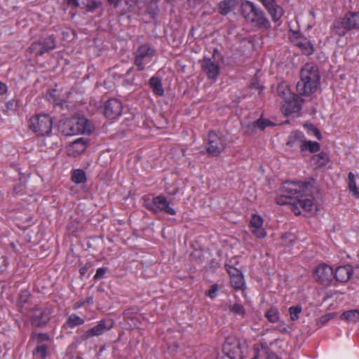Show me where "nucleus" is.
Returning <instances> with one entry per match:
<instances>
[{
	"label": "nucleus",
	"instance_id": "1",
	"mask_svg": "<svg viewBox=\"0 0 359 359\" xmlns=\"http://www.w3.org/2000/svg\"><path fill=\"white\" fill-rule=\"evenodd\" d=\"M320 75L318 67L312 62L306 63L301 69L300 80L297 90L301 95H311L316 93L320 85Z\"/></svg>",
	"mask_w": 359,
	"mask_h": 359
},
{
	"label": "nucleus",
	"instance_id": "2",
	"mask_svg": "<svg viewBox=\"0 0 359 359\" xmlns=\"http://www.w3.org/2000/svg\"><path fill=\"white\" fill-rule=\"evenodd\" d=\"M57 130L65 136L90 134L93 125L83 116H73L61 119L57 123Z\"/></svg>",
	"mask_w": 359,
	"mask_h": 359
},
{
	"label": "nucleus",
	"instance_id": "3",
	"mask_svg": "<svg viewBox=\"0 0 359 359\" xmlns=\"http://www.w3.org/2000/svg\"><path fill=\"white\" fill-rule=\"evenodd\" d=\"M241 8L242 15L252 27L264 30L270 28V22L264 12L254 3L244 1L241 4Z\"/></svg>",
	"mask_w": 359,
	"mask_h": 359
},
{
	"label": "nucleus",
	"instance_id": "4",
	"mask_svg": "<svg viewBox=\"0 0 359 359\" xmlns=\"http://www.w3.org/2000/svg\"><path fill=\"white\" fill-rule=\"evenodd\" d=\"M29 128L36 135L44 137H53L52 144H57V137L52 135L53 118L48 114H39L29 120Z\"/></svg>",
	"mask_w": 359,
	"mask_h": 359
},
{
	"label": "nucleus",
	"instance_id": "5",
	"mask_svg": "<svg viewBox=\"0 0 359 359\" xmlns=\"http://www.w3.org/2000/svg\"><path fill=\"white\" fill-rule=\"evenodd\" d=\"M173 203L169 201L165 195L160 194L152 198L151 201L145 203V208L154 214L165 213L170 215H176L177 211L172 207Z\"/></svg>",
	"mask_w": 359,
	"mask_h": 359
},
{
	"label": "nucleus",
	"instance_id": "6",
	"mask_svg": "<svg viewBox=\"0 0 359 359\" xmlns=\"http://www.w3.org/2000/svg\"><path fill=\"white\" fill-rule=\"evenodd\" d=\"M156 53V50L149 44L144 43L138 47L134 53V64L138 71L144 69V65L149 63Z\"/></svg>",
	"mask_w": 359,
	"mask_h": 359
},
{
	"label": "nucleus",
	"instance_id": "7",
	"mask_svg": "<svg viewBox=\"0 0 359 359\" xmlns=\"http://www.w3.org/2000/svg\"><path fill=\"white\" fill-rule=\"evenodd\" d=\"M243 344L235 337H227L222 346L224 353L229 359H243Z\"/></svg>",
	"mask_w": 359,
	"mask_h": 359
},
{
	"label": "nucleus",
	"instance_id": "8",
	"mask_svg": "<svg viewBox=\"0 0 359 359\" xmlns=\"http://www.w3.org/2000/svg\"><path fill=\"white\" fill-rule=\"evenodd\" d=\"M315 180L311 179L305 182H285L282 187V191L287 194L290 197H296L302 193H305L309 190V187H312Z\"/></svg>",
	"mask_w": 359,
	"mask_h": 359
},
{
	"label": "nucleus",
	"instance_id": "9",
	"mask_svg": "<svg viewBox=\"0 0 359 359\" xmlns=\"http://www.w3.org/2000/svg\"><path fill=\"white\" fill-rule=\"evenodd\" d=\"M114 325L113 320L104 318L100 320L97 324L93 327L85 331L81 336V341H85L93 337H99L105 332L110 330Z\"/></svg>",
	"mask_w": 359,
	"mask_h": 359
},
{
	"label": "nucleus",
	"instance_id": "10",
	"mask_svg": "<svg viewBox=\"0 0 359 359\" xmlns=\"http://www.w3.org/2000/svg\"><path fill=\"white\" fill-rule=\"evenodd\" d=\"M56 47V41L53 35L41 37L37 41L33 42L29 50L36 55L41 56L46 53L55 49Z\"/></svg>",
	"mask_w": 359,
	"mask_h": 359
},
{
	"label": "nucleus",
	"instance_id": "11",
	"mask_svg": "<svg viewBox=\"0 0 359 359\" xmlns=\"http://www.w3.org/2000/svg\"><path fill=\"white\" fill-rule=\"evenodd\" d=\"M225 148V140L216 133L210 131L208 135L206 151L212 156H217Z\"/></svg>",
	"mask_w": 359,
	"mask_h": 359
},
{
	"label": "nucleus",
	"instance_id": "12",
	"mask_svg": "<svg viewBox=\"0 0 359 359\" xmlns=\"http://www.w3.org/2000/svg\"><path fill=\"white\" fill-rule=\"evenodd\" d=\"M314 276L320 284L328 286L334 280V269L326 264H320L315 269Z\"/></svg>",
	"mask_w": 359,
	"mask_h": 359
},
{
	"label": "nucleus",
	"instance_id": "13",
	"mask_svg": "<svg viewBox=\"0 0 359 359\" xmlns=\"http://www.w3.org/2000/svg\"><path fill=\"white\" fill-rule=\"evenodd\" d=\"M291 42L298 47L306 55H311L314 52V47L311 41L299 32H293L290 36Z\"/></svg>",
	"mask_w": 359,
	"mask_h": 359
},
{
	"label": "nucleus",
	"instance_id": "14",
	"mask_svg": "<svg viewBox=\"0 0 359 359\" xmlns=\"http://www.w3.org/2000/svg\"><path fill=\"white\" fill-rule=\"evenodd\" d=\"M201 67L210 79L216 80L220 73V67L215 56L211 58L205 57L201 61Z\"/></svg>",
	"mask_w": 359,
	"mask_h": 359
},
{
	"label": "nucleus",
	"instance_id": "15",
	"mask_svg": "<svg viewBox=\"0 0 359 359\" xmlns=\"http://www.w3.org/2000/svg\"><path fill=\"white\" fill-rule=\"evenodd\" d=\"M123 106L118 99L107 100L103 106V112L108 119L114 120L119 117L122 113Z\"/></svg>",
	"mask_w": 359,
	"mask_h": 359
},
{
	"label": "nucleus",
	"instance_id": "16",
	"mask_svg": "<svg viewBox=\"0 0 359 359\" xmlns=\"http://www.w3.org/2000/svg\"><path fill=\"white\" fill-rule=\"evenodd\" d=\"M304 100L298 95L294 94L285 101L283 110L286 116L299 113L302 108Z\"/></svg>",
	"mask_w": 359,
	"mask_h": 359
},
{
	"label": "nucleus",
	"instance_id": "17",
	"mask_svg": "<svg viewBox=\"0 0 359 359\" xmlns=\"http://www.w3.org/2000/svg\"><path fill=\"white\" fill-rule=\"evenodd\" d=\"M268 11L273 22H278L283 14V10L276 0H259Z\"/></svg>",
	"mask_w": 359,
	"mask_h": 359
},
{
	"label": "nucleus",
	"instance_id": "18",
	"mask_svg": "<svg viewBox=\"0 0 359 359\" xmlns=\"http://www.w3.org/2000/svg\"><path fill=\"white\" fill-rule=\"evenodd\" d=\"M286 145L290 147L293 151L298 149L302 151V147L305 146V136L301 131H293L288 137Z\"/></svg>",
	"mask_w": 359,
	"mask_h": 359
},
{
	"label": "nucleus",
	"instance_id": "19",
	"mask_svg": "<svg viewBox=\"0 0 359 359\" xmlns=\"http://www.w3.org/2000/svg\"><path fill=\"white\" fill-rule=\"evenodd\" d=\"M353 273L352 266L349 264L340 266L334 270V279L338 282L346 283L351 278Z\"/></svg>",
	"mask_w": 359,
	"mask_h": 359
},
{
	"label": "nucleus",
	"instance_id": "20",
	"mask_svg": "<svg viewBox=\"0 0 359 359\" xmlns=\"http://www.w3.org/2000/svg\"><path fill=\"white\" fill-rule=\"evenodd\" d=\"M331 29L333 33L339 36H344L351 31L344 17L334 20L331 26Z\"/></svg>",
	"mask_w": 359,
	"mask_h": 359
},
{
	"label": "nucleus",
	"instance_id": "21",
	"mask_svg": "<svg viewBox=\"0 0 359 359\" xmlns=\"http://www.w3.org/2000/svg\"><path fill=\"white\" fill-rule=\"evenodd\" d=\"M50 320V312L48 309H36L33 316V324L36 327H43Z\"/></svg>",
	"mask_w": 359,
	"mask_h": 359
},
{
	"label": "nucleus",
	"instance_id": "22",
	"mask_svg": "<svg viewBox=\"0 0 359 359\" xmlns=\"http://www.w3.org/2000/svg\"><path fill=\"white\" fill-rule=\"evenodd\" d=\"M299 205L306 211H311L313 205V196L311 194H301L297 196Z\"/></svg>",
	"mask_w": 359,
	"mask_h": 359
},
{
	"label": "nucleus",
	"instance_id": "23",
	"mask_svg": "<svg viewBox=\"0 0 359 359\" xmlns=\"http://www.w3.org/2000/svg\"><path fill=\"white\" fill-rule=\"evenodd\" d=\"M350 30H359V12L348 11L344 16Z\"/></svg>",
	"mask_w": 359,
	"mask_h": 359
},
{
	"label": "nucleus",
	"instance_id": "24",
	"mask_svg": "<svg viewBox=\"0 0 359 359\" xmlns=\"http://www.w3.org/2000/svg\"><path fill=\"white\" fill-rule=\"evenodd\" d=\"M149 84L154 95L157 96H163L164 95V89L160 78L152 76L149 79Z\"/></svg>",
	"mask_w": 359,
	"mask_h": 359
},
{
	"label": "nucleus",
	"instance_id": "25",
	"mask_svg": "<svg viewBox=\"0 0 359 359\" xmlns=\"http://www.w3.org/2000/svg\"><path fill=\"white\" fill-rule=\"evenodd\" d=\"M125 8L123 13H130L133 15H139L140 13V6L138 0H124Z\"/></svg>",
	"mask_w": 359,
	"mask_h": 359
},
{
	"label": "nucleus",
	"instance_id": "26",
	"mask_svg": "<svg viewBox=\"0 0 359 359\" xmlns=\"http://www.w3.org/2000/svg\"><path fill=\"white\" fill-rule=\"evenodd\" d=\"M236 272V276H233L231 279V284L236 290H244L245 281L241 272L238 269H233Z\"/></svg>",
	"mask_w": 359,
	"mask_h": 359
},
{
	"label": "nucleus",
	"instance_id": "27",
	"mask_svg": "<svg viewBox=\"0 0 359 359\" xmlns=\"http://www.w3.org/2000/svg\"><path fill=\"white\" fill-rule=\"evenodd\" d=\"M311 162L316 165V168H322L327 164L329 157L325 152H320L318 154L312 156Z\"/></svg>",
	"mask_w": 359,
	"mask_h": 359
},
{
	"label": "nucleus",
	"instance_id": "28",
	"mask_svg": "<svg viewBox=\"0 0 359 359\" xmlns=\"http://www.w3.org/2000/svg\"><path fill=\"white\" fill-rule=\"evenodd\" d=\"M235 6L233 0H224L218 4V11L222 15H226L231 12Z\"/></svg>",
	"mask_w": 359,
	"mask_h": 359
},
{
	"label": "nucleus",
	"instance_id": "29",
	"mask_svg": "<svg viewBox=\"0 0 359 359\" xmlns=\"http://www.w3.org/2000/svg\"><path fill=\"white\" fill-rule=\"evenodd\" d=\"M276 90L278 95L282 97L284 101L294 95V93L291 92L289 86L285 82L279 83Z\"/></svg>",
	"mask_w": 359,
	"mask_h": 359
},
{
	"label": "nucleus",
	"instance_id": "30",
	"mask_svg": "<svg viewBox=\"0 0 359 359\" xmlns=\"http://www.w3.org/2000/svg\"><path fill=\"white\" fill-rule=\"evenodd\" d=\"M48 354L47 345L36 346L32 351V359H46Z\"/></svg>",
	"mask_w": 359,
	"mask_h": 359
},
{
	"label": "nucleus",
	"instance_id": "31",
	"mask_svg": "<svg viewBox=\"0 0 359 359\" xmlns=\"http://www.w3.org/2000/svg\"><path fill=\"white\" fill-rule=\"evenodd\" d=\"M340 318L351 323H356L359 320V310H350L344 311L341 316Z\"/></svg>",
	"mask_w": 359,
	"mask_h": 359
},
{
	"label": "nucleus",
	"instance_id": "32",
	"mask_svg": "<svg viewBox=\"0 0 359 359\" xmlns=\"http://www.w3.org/2000/svg\"><path fill=\"white\" fill-rule=\"evenodd\" d=\"M71 178L76 184L84 183L86 181V172L81 169L74 170Z\"/></svg>",
	"mask_w": 359,
	"mask_h": 359
},
{
	"label": "nucleus",
	"instance_id": "33",
	"mask_svg": "<svg viewBox=\"0 0 359 359\" xmlns=\"http://www.w3.org/2000/svg\"><path fill=\"white\" fill-rule=\"evenodd\" d=\"M265 318L272 323H277L280 318V313L277 308L271 307L264 314Z\"/></svg>",
	"mask_w": 359,
	"mask_h": 359
},
{
	"label": "nucleus",
	"instance_id": "34",
	"mask_svg": "<svg viewBox=\"0 0 359 359\" xmlns=\"http://www.w3.org/2000/svg\"><path fill=\"white\" fill-rule=\"evenodd\" d=\"M84 322V320L81 317L76 314H72L68 317L66 325L70 328H74L76 326L83 325Z\"/></svg>",
	"mask_w": 359,
	"mask_h": 359
},
{
	"label": "nucleus",
	"instance_id": "35",
	"mask_svg": "<svg viewBox=\"0 0 359 359\" xmlns=\"http://www.w3.org/2000/svg\"><path fill=\"white\" fill-rule=\"evenodd\" d=\"M320 149V145L317 142H312L305 139V146L302 147V151H309L311 153H316Z\"/></svg>",
	"mask_w": 359,
	"mask_h": 359
},
{
	"label": "nucleus",
	"instance_id": "36",
	"mask_svg": "<svg viewBox=\"0 0 359 359\" xmlns=\"http://www.w3.org/2000/svg\"><path fill=\"white\" fill-rule=\"evenodd\" d=\"M348 189L350 191L353 192V194L357 197H359V191L356 186L355 175L353 172H350L348 175Z\"/></svg>",
	"mask_w": 359,
	"mask_h": 359
},
{
	"label": "nucleus",
	"instance_id": "37",
	"mask_svg": "<svg viewBox=\"0 0 359 359\" xmlns=\"http://www.w3.org/2000/svg\"><path fill=\"white\" fill-rule=\"evenodd\" d=\"M32 337H35L37 341V345H46L44 342L51 343L52 340L50 336L46 333H35L32 334Z\"/></svg>",
	"mask_w": 359,
	"mask_h": 359
},
{
	"label": "nucleus",
	"instance_id": "38",
	"mask_svg": "<svg viewBox=\"0 0 359 359\" xmlns=\"http://www.w3.org/2000/svg\"><path fill=\"white\" fill-rule=\"evenodd\" d=\"M271 122L268 119L264 118H259L257 121L252 122L250 126H252V128H259L262 130H264L268 126H269Z\"/></svg>",
	"mask_w": 359,
	"mask_h": 359
},
{
	"label": "nucleus",
	"instance_id": "39",
	"mask_svg": "<svg viewBox=\"0 0 359 359\" xmlns=\"http://www.w3.org/2000/svg\"><path fill=\"white\" fill-rule=\"evenodd\" d=\"M289 313L290 316V319L292 321L297 320L299 318V314L301 313L302 309L300 305L293 306L289 308Z\"/></svg>",
	"mask_w": 359,
	"mask_h": 359
},
{
	"label": "nucleus",
	"instance_id": "40",
	"mask_svg": "<svg viewBox=\"0 0 359 359\" xmlns=\"http://www.w3.org/2000/svg\"><path fill=\"white\" fill-rule=\"evenodd\" d=\"M83 8H86L88 11L93 12L98 8L99 2L95 0H82Z\"/></svg>",
	"mask_w": 359,
	"mask_h": 359
},
{
	"label": "nucleus",
	"instance_id": "41",
	"mask_svg": "<svg viewBox=\"0 0 359 359\" xmlns=\"http://www.w3.org/2000/svg\"><path fill=\"white\" fill-rule=\"evenodd\" d=\"M6 108L8 112H15L19 108V101L16 99H12L6 103Z\"/></svg>",
	"mask_w": 359,
	"mask_h": 359
},
{
	"label": "nucleus",
	"instance_id": "42",
	"mask_svg": "<svg viewBox=\"0 0 359 359\" xmlns=\"http://www.w3.org/2000/svg\"><path fill=\"white\" fill-rule=\"evenodd\" d=\"M304 127L306 128L308 132L315 135L318 140L322 139V135L320 130L313 124H304Z\"/></svg>",
	"mask_w": 359,
	"mask_h": 359
},
{
	"label": "nucleus",
	"instance_id": "43",
	"mask_svg": "<svg viewBox=\"0 0 359 359\" xmlns=\"http://www.w3.org/2000/svg\"><path fill=\"white\" fill-rule=\"evenodd\" d=\"M250 226L253 229L261 227L263 224V219L260 216L253 215L250 219Z\"/></svg>",
	"mask_w": 359,
	"mask_h": 359
},
{
	"label": "nucleus",
	"instance_id": "44",
	"mask_svg": "<svg viewBox=\"0 0 359 359\" xmlns=\"http://www.w3.org/2000/svg\"><path fill=\"white\" fill-rule=\"evenodd\" d=\"M292 198V197H290L287 194H286L284 192H283V194L278 196L276 198V203L278 205H286V204H290V203H291L290 200Z\"/></svg>",
	"mask_w": 359,
	"mask_h": 359
},
{
	"label": "nucleus",
	"instance_id": "45",
	"mask_svg": "<svg viewBox=\"0 0 359 359\" xmlns=\"http://www.w3.org/2000/svg\"><path fill=\"white\" fill-rule=\"evenodd\" d=\"M231 311L236 314L244 316L245 315V310L244 307L239 304H234L230 309Z\"/></svg>",
	"mask_w": 359,
	"mask_h": 359
},
{
	"label": "nucleus",
	"instance_id": "46",
	"mask_svg": "<svg viewBox=\"0 0 359 359\" xmlns=\"http://www.w3.org/2000/svg\"><path fill=\"white\" fill-rule=\"evenodd\" d=\"M249 87L252 89L257 90L258 91L259 94H260V93L262 90V86H261L259 80L256 77H255L252 79L251 82L249 84Z\"/></svg>",
	"mask_w": 359,
	"mask_h": 359
},
{
	"label": "nucleus",
	"instance_id": "47",
	"mask_svg": "<svg viewBox=\"0 0 359 359\" xmlns=\"http://www.w3.org/2000/svg\"><path fill=\"white\" fill-rule=\"evenodd\" d=\"M252 232L256 237L259 238H264L266 236V231L262 228V226L255 228Z\"/></svg>",
	"mask_w": 359,
	"mask_h": 359
},
{
	"label": "nucleus",
	"instance_id": "48",
	"mask_svg": "<svg viewBox=\"0 0 359 359\" xmlns=\"http://www.w3.org/2000/svg\"><path fill=\"white\" fill-rule=\"evenodd\" d=\"M107 268H104V267L98 268L97 269L95 275L93 277V279L97 280H100L102 278H103V276H104V274L107 272Z\"/></svg>",
	"mask_w": 359,
	"mask_h": 359
},
{
	"label": "nucleus",
	"instance_id": "49",
	"mask_svg": "<svg viewBox=\"0 0 359 359\" xmlns=\"http://www.w3.org/2000/svg\"><path fill=\"white\" fill-rule=\"evenodd\" d=\"M218 290L217 285H212L210 288L205 292L206 295L210 298H214L215 297V294Z\"/></svg>",
	"mask_w": 359,
	"mask_h": 359
},
{
	"label": "nucleus",
	"instance_id": "50",
	"mask_svg": "<svg viewBox=\"0 0 359 359\" xmlns=\"http://www.w3.org/2000/svg\"><path fill=\"white\" fill-rule=\"evenodd\" d=\"M29 297V293L27 290H23L20 294V301L21 303L25 304L27 302L28 299Z\"/></svg>",
	"mask_w": 359,
	"mask_h": 359
},
{
	"label": "nucleus",
	"instance_id": "51",
	"mask_svg": "<svg viewBox=\"0 0 359 359\" xmlns=\"http://www.w3.org/2000/svg\"><path fill=\"white\" fill-rule=\"evenodd\" d=\"M225 269L229 274L231 279L232 278L233 276H236V272H234L233 269H237L236 268L231 266L229 264H225Z\"/></svg>",
	"mask_w": 359,
	"mask_h": 359
},
{
	"label": "nucleus",
	"instance_id": "52",
	"mask_svg": "<svg viewBox=\"0 0 359 359\" xmlns=\"http://www.w3.org/2000/svg\"><path fill=\"white\" fill-rule=\"evenodd\" d=\"M74 144H81L82 148L81 150H84L86 149V142L83 138H79L74 142Z\"/></svg>",
	"mask_w": 359,
	"mask_h": 359
},
{
	"label": "nucleus",
	"instance_id": "53",
	"mask_svg": "<svg viewBox=\"0 0 359 359\" xmlns=\"http://www.w3.org/2000/svg\"><path fill=\"white\" fill-rule=\"evenodd\" d=\"M90 266L91 264L90 263H87L84 266L81 267L79 270L81 275H85Z\"/></svg>",
	"mask_w": 359,
	"mask_h": 359
},
{
	"label": "nucleus",
	"instance_id": "54",
	"mask_svg": "<svg viewBox=\"0 0 359 359\" xmlns=\"http://www.w3.org/2000/svg\"><path fill=\"white\" fill-rule=\"evenodd\" d=\"M7 86L4 83L0 81V95L5 94L7 92Z\"/></svg>",
	"mask_w": 359,
	"mask_h": 359
},
{
	"label": "nucleus",
	"instance_id": "55",
	"mask_svg": "<svg viewBox=\"0 0 359 359\" xmlns=\"http://www.w3.org/2000/svg\"><path fill=\"white\" fill-rule=\"evenodd\" d=\"M85 304H84V302H83V299H81L79 301H77L76 302H75L74 304V309H78L82 306H83Z\"/></svg>",
	"mask_w": 359,
	"mask_h": 359
},
{
	"label": "nucleus",
	"instance_id": "56",
	"mask_svg": "<svg viewBox=\"0 0 359 359\" xmlns=\"http://www.w3.org/2000/svg\"><path fill=\"white\" fill-rule=\"evenodd\" d=\"M110 5L114 6V8H117L118 6V4L122 0H107Z\"/></svg>",
	"mask_w": 359,
	"mask_h": 359
},
{
	"label": "nucleus",
	"instance_id": "57",
	"mask_svg": "<svg viewBox=\"0 0 359 359\" xmlns=\"http://www.w3.org/2000/svg\"><path fill=\"white\" fill-rule=\"evenodd\" d=\"M84 304H92L93 302V298L92 296L88 297L86 299H83Z\"/></svg>",
	"mask_w": 359,
	"mask_h": 359
},
{
	"label": "nucleus",
	"instance_id": "58",
	"mask_svg": "<svg viewBox=\"0 0 359 359\" xmlns=\"http://www.w3.org/2000/svg\"><path fill=\"white\" fill-rule=\"evenodd\" d=\"M218 266H219L218 262H217L214 259H212L210 263V269H215V268H217Z\"/></svg>",
	"mask_w": 359,
	"mask_h": 359
},
{
	"label": "nucleus",
	"instance_id": "59",
	"mask_svg": "<svg viewBox=\"0 0 359 359\" xmlns=\"http://www.w3.org/2000/svg\"><path fill=\"white\" fill-rule=\"evenodd\" d=\"M133 69V67H130V69H128V71L126 72V74L127 76H128V75H129V74L132 72Z\"/></svg>",
	"mask_w": 359,
	"mask_h": 359
},
{
	"label": "nucleus",
	"instance_id": "60",
	"mask_svg": "<svg viewBox=\"0 0 359 359\" xmlns=\"http://www.w3.org/2000/svg\"><path fill=\"white\" fill-rule=\"evenodd\" d=\"M281 331H282L283 332H287V329H286L285 327H283V328L281 330Z\"/></svg>",
	"mask_w": 359,
	"mask_h": 359
},
{
	"label": "nucleus",
	"instance_id": "61",
	"mask_svg": "<svg viewBox=\"0 0 359 359\" xmlns=\"http://www.w3.org/2000/svg\"><path fill=\"white\" fill-rule=\"evenodd\" d=\"M323 318H324V320H325V321H326V320H329V318H327L326 316L323 317Z\"/></svg>",
	"mask_w": 359,
	"mask_h": 359
},
{
	"label": "nucleus",
	"instance_id": "62",
	"mask_svg": "<svg viewBox=\"0 0 359 359\" xmlns=\"http://www.w3.org/2000/svg\"><path fill=\"white\" fill-rule=\"evenodd\" d=\"M252 359H257V353H256Z\"/></svg>",
	"mask_w": 359,
	"mask_h": 359
}]
</instances>
